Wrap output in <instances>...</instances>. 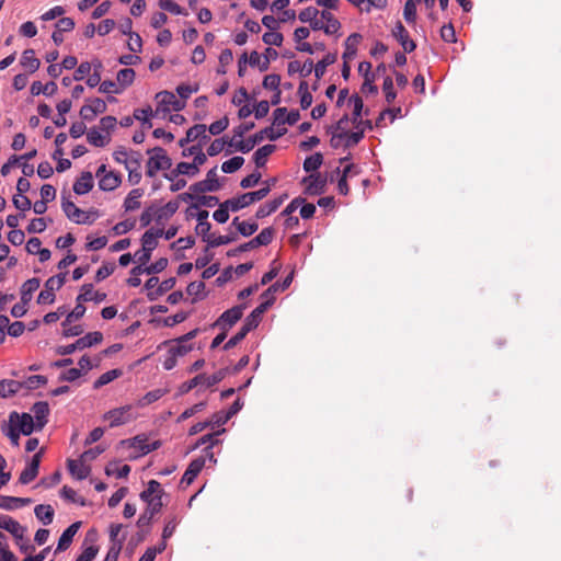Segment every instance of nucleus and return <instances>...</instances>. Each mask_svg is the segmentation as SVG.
Here are the masks:
<instances>
[{
  "label": "nucleus",
  "mask_w": 561,
  "mask_h": 561,
  "mask_svg": "<svg viewBox=\"0 0 561 561\" xmlns=\"http://www.w3.org/2000/svg\"><path fill=\"white\" fill-rule=\"evenodd\" d=\"M244 163L243 157L236 156L221 164V170L225 173H233L238 171Z\"/></svg>",
  "instance_id": "603ef678"
},
{
  "label": "nucleus",
  "mask_w": 561,
  "mask_h": 561,
  "mask_svg": "<svg viewBox=\"0 0 561 561\" xmlns=\"http://www.w3.org/2000/svg\"><path fill=\"white\" fill-rule=\"evenodd\" d=\"M79 527L80 523H73L62 531L58 540L56 552L64 551L69 548Z\"/></svg>",
  "instance_id": "b1692460"
},
{
  "label": "nucleus",
  "mask_w": 561,
  "mask_h": 561,
  "mask_svg": "<svg viewBox=\"0 0 561 561\" xmlns=\"http://www.w3.org/2000/svg\"><path fill=\"white\" fill-rule=\"evenodd\" d=\"M31 503V499L0 495V508L13 511Z\"/></svg>",
  "instance_id": "cd10ccee"
},
{
  "label": "nucleus",
  "mask_w": 561,
  "mask_h": 561,
  "mask_svg": "<svg viewBox=\"0 0 561 561\" xmlns=\"http://www.w3.org/2000/svg\"><path fill=\"white\" fill-rule=\"evenodd\" d=\"M270 193V186H263L262 188L244 193L238 197H233L226 201V204H230L231 211H238L255 202L262 201Z\"/></svg>",
  "instance_id": "39448f33"
},
{
  "label": "nucleus",
  "mask_w": 561,
  "mask_h": 561,
  "mask_svg": "<svg viewBox=\"0 0 561 561\" xmlns=\"http://www.w3.org/2000/svg\"><path fill=\"white\" fill-rule=\"evenodd\" d=\"M251 331L252 330H250L243 323L241 329L239 330V332L236 333L232 337H230L229 341L224 345V350H230V348L234 347L236 345H238L247 336V334Z\"/></svg>",
  "instance_id": "6e6d98bb"
},
{
  "label": "nucleus",
  "mask_w": 561,
  "mask_h": 561,
  "mask_svg": "<svg viewBox=\"0 0 561 561\" xmlns=\"http://www.w3.org/2000/svg\"><path fill=\"white\" fill-rule=\"evenodd\" d=\"M364 138V130L359 127L356 131H345L344 144L345 148L356 146Z\"/></svg>",
  "instance_id": "8fccbe9b"
},
{
  "label": "nucleus",
  "mask_w": 561,
  "mask_h": 561,
  "mask_svg": "<svg viewBox=\"0 0 561 561\" xmlns=\"http://www.w3.org/2000/svg\"><path fill=\"white\" fill-rule=\"evenodd\" d=\"M227 375V368L219 369L218 371L214 373L210 376H207L205 374H199L195 376L193 379L184 382L180 387L181 393H186L191 391L192 389L202 386L205 388L213 387L220 382Z\"/></svg>",
  "instance_id": "20e7f679"
},
{
  "label": "nucleus",
  "mask_w": 561,
  "mask_h": 561,
  "mask_svg": "<svg viewBox=\"0 0 561 561\" xmlns=\"http://www.w3.org/2000/svg\"><path fill=\"white\" fill-rule=\"evenodd\" d=\"M1 431L4 435H7L11 443L15 446L19 445V439H20V434L21 432L18 430V427L15 426V424H12L9 422V424H7L5 422L1 425Z\"/></svg>",
  "instance_id": "864d4df0"
},
{
  "label": "nucleus",
  "mask_w": 561,
  "mask_h": 561,
  "mask_svg": "<svg viewBox=\"0 0 561 561\" xmlns=\"http://www.w3.org/2000/svg\"><path fill=\"white\" fill-rule=\"evenodd\" d=\"M156 99L158 100L159 106L163 107V111H181L184 107V102L179 100L174 93L169 91H161L157 93Z\"/></svg>",
  "instance_id": "dca6fc26"
},
{
  "label": "nucleus",
  "mask_w": 561,
  "mask_h": 561,
  "mask_svg": "<svg viewBox=\"0 0 561 561\" xmlns=\"http://www.w3.org/2000/svg\"><path fill=\"white\" fill-rule=\"evenodd\" d=\"M2 529L9 531L15 539H22L25 531V528L11 516L3 523Z\"/></svg>",
  "instance_id": "58836bf2"
},
{
  "label": "nucleus",
  "mask_w": 561,
  "mask_h": 561,
  "mask_svg": "<svg viewBox=\"0 0 561 561\" xmlns=\"http://www.w3.org/2000/svg\"><path fill=\"white\" fill-rule=\"evenodd\" d=\"M22 385L19 381L11 379H3L0 381V398H7L15 394Z\"/></svg>",
  "instance_id": "4c0bfd02"
},
{
  "label": "nucleus",
  "mask_w": 561,
  "mask_h": 561,
  "mask_svg": "<svg viewBox=\"0 0 561 561\" xmlns=\"http://www.w3.org/2000/svg\"><path fill=\"white\" fill-rule=\"evenodd\" d=\"M230 204H226V201L219 204V208L213 214L214 219L219 224H225L229 219Z\"/></svg>",
  "instance_id": "338daca9"
},
{
  "label": "nucleus",
  "mask_w": 561,
  "mask_h": 561,
  "mask_svg": "<svg viewBox=\"0 0 561 561\" xmlns=\"http://www.w3.org/2000/svg\"><path fill=\"white\" fill-rule=\"evenodd\" d=\"M61 208L68 217V219L78 225H90L95 220L98 215L96 210L83 211L82 209L77 207L73 202L69 201L65 196L61 201Z\"/></svg>",
  "instance_id": "7ed1b4c3"
},
{
  "label": "nucleus",
  "mask_w": 561,
  "mask_h": 561,
  "mask_svg": "<svg viewBox=\"0 0 561 561\" xmlns=\"http://www.w3.org/2000/svg\"><path fill=\"white\" fill-rule=\"evenodd\" d=\"M148 153L150 154V158L146 164L147 176L153 178L158 171L171 168L172 161L163 148L154 147L153 149L148 150Z\"/></svg>",
  "instance_id": "f03ea898"
},
{
  "label": "nucleus",
  "mask_w": 561,
  "mask_h": 561,
  "mask_svg": "<svg viewBox=\"0 0 561 561\" xmlns=\"http://www.w3.org/2000/svg\"><path fill=\"white\" fill-rule=\"evenodd\" d=\"M140 164H136L135 162H127L125 169L128 172V182L131 185H136L141 180Z\"/></svg>",
  "instance_id": "3c124183"
},
{
  "label": "nucleus",
  "mask_w": 561,
  "mask_h": 561,
  "mask_svg": "<svg viewBox=\"0 0 561 561\" xmlns=\"http://www.w3.org/2000/svg\"><path fill=\"white\" fill-rule=\"evenodd\" d=\"M179 206L178 201H170L162 207H156V222L163 225L178 211Z\"/></svg>",
  "instance_id": "6ab92c4d"
},
{
  "label": "nucleus",
  "mask_w": 561,
  "mask_h": 561,
  "mask_svg": "<svg viewBox=\"0 0 561 561\" xmlns=\"http://www.w3.org/2000/svg\"><path fill=\"white\" fill-rule=\"evenodd\" d=\"M192 344L182 342V337H180L179 340H176L175 344L169 348V353L179 356H184L190 351H192Z\"/></svg>",
  "instance_id": "e2e57ef3"
},
{
  "label": "nucleus",
  "mask_w": 561,
  "mask_h": 561,
  "mask_svg": "<svg viewBox=\"0 0 561 561\" xmlns=\"http://www.w3.org/2000/svg\"><path fill=\"white\" fill-rule=\"evenodd\" d=\"M275 149L276 147L274 145H265L259 148L253 154L255 165L257 168H263L266 164L268 156H271Z\"/></svg>",
  "instance_id": "2f4dec72"
},
{
  "label": "nucleus",
  "mask_w": 561,
  "mask_h": 561,
  "mask_svg": "<svg viewBox=\"0 0 561 561\" xmlns=\"http://www.w3.org/2000/svg\"><path fill=\"white\" fill-rule=\"evenodd\" d=\"M85 312V307L82 305V302H77V306L73 308V310L67 316L66 320L61 323L62 327H68L71 322L80 319L83 317Z\"/></svg>",
  "instance_id": "0e129e2a"
},
{
  "label": "nucleus",
  "mask_w": 561,
  "mask_h": 561,
  "mask_svg": "<svg viewBox=\"0 0 561 561\" xmlns=\"http://www.w3.org/2000/svg\"><path fill=\"white\" fill-rule=\"evenodd\" d=\"M320 15H321V19L327 22V24H324L325 25V28H324L325 34H328V35L335 34L341 28V23L339 22L337 19L334 18V15L331 12L323 10V11H321Z\"/></svg>",
  "instance_id": "e433bc0d"
},
{
  "label": "nucleus",
  "mask_w": 561,
  "mask_h": 561,
  "mask_svg": "<svg viewBox=\"0 0 561 561\" xmlns=\"http://www.w3.org/2000/svg\"><path fill=\"white\" fill-rule=\"evenodd\" d=\"M205 284L201 280L192 282L188 284L186 291L190 296H194L195 298H204Z\"/></svg>",
  "instance_id": "774afa93"
},
{
  "label": "nucleus",
  "mask_w": 561,
  "mask_h": 561,
  "mask_svg": "<svg viewBox=\"0 0 561 561\" xmlns=\"http://www.w3.org/2000/svg\"><path fill=\"white\" fill-rule=\"evenodd\" d=\"M21 65L28 69L31 73L35 72L39 66L41 61L38 58L35 57V50L34 49H25L21 57Z\"/></svg>",
  "instance_id": "c85d7f7f"
},
{
  "label": "nucleus",
  "mask_w": 561,
  "mask_h": 561,
  "mask_svg": "<svg viewBox=\"0 0 561 561\" xmlns=\"http://www.w3.org/2000/svg\"><path fill=\"white\" fill-rule=\"evenodd\" d=\"M336 61L335 54H327L320 61L314 65V76L317 79H321L328 66L334 64Z\"/></svg>",
  "instance_id": "ea45409f"
},
{
  "label": "nucleus",
  "mask_w": 561,
  "mask_h": 561,
  "mask_svg": "<svg viewBox=\"0 0 561 561\" xmlns=\"http://www.w3.org/2000/svg\"><path fill=\"white\" fill-rule=\"evenodd\" d=\"M105 111L106 103L102 99L94 98L89 100L88 103L80 108V116L82 119L91 122L96 117V115L102 114Z\"/></svg>",
  "instance_id": "9b49d317"
},
{
  "label": "nucleus",
  "mask_w": 561,
  "mask_h": 561,
  "mask_svg": "<svg viewBox=\"0 0 561 561\" xmlns=\"http://www.w3.org/2000/svg\"><path fill=\"white\" fill-rule=\"evenodd\" d=\"M286 116H287V108L286 107H277L273 112V123H272V126L275 129L285 128L284 125H285Z\"/></svg>",
  "instance_id": "680f3d73"
},
{
  "label": "nucleus",
  "mask_w": 561,
  "mask_h": 561,
  "mask_svg": "<svg viewBox=\"0 0 561 561\" xmlns=\"http://www.w3.org/2000/svg\"><path fill=\"white\" fill-rule=\"evenodd\" d=\"M323 163V156L320 152H316L310 157H307L304 161V170L306 172H316Z\"/></svg>",
  "instance_id": "a19ab883"
},
{
  "label": "nucleus",
  "mask_w": 561,
  "mask_h": 561,
  "mask_svg": "<svg viewBox=\"0 0 561 561\" xmlns=\"http://www.w3.org/2000/svg\"><path fill=\"white\" fill-rule=\"evenodd\" d=\"M270 59L267 57L264 58V60H261V56L257 51H252L249 57V64L252 67H259L261 71H266L270 67Z\"/></svg>",
  "instance_id": "052dcab7"
},
{
  "label": "nucleus",
  "mask_w": 561,
  "mask_h": 561,
  "mask_svg": "<svg viewBox=\"0 0 561 561\" xmlns=\"http://www.w3.org/2000/svg\"><path fill=\"white\" fill-rule=\"evenodd\" d=\"M34 414V422L36 423L37 431H41L48 422L49 407L45 401H38L32 407Z\"/></svg>",
  "instance_id": "a211bd4d"
},
{
  "label": "nucleus",
  "mask_w": 561,
  "mask_h": 561,
  "mask_svg": "<svg viewBox=\"0 0 561 561\" xmlns=\"http://www.w3.org/2000/svg\"><path fill=\"white\" fill-rule=\"evenodd\" d=\"M287 197H288V195L284 194L277 198H274L273 201H271L268 203L261 205L256 210V214H255L256 218L261 219V218L267 217L271 214H273L274 211H276Z\"/></svg>",
  "instance_id": "bb28decb"
},
{
  "label": "nucleus",
  "mask_w": 561,
  "mask_h": 561,
  "mask_svg": "<svg viewBox=\"0 0 561 561\" xmlns=\"http://www.w3.org/2000/svg\"><path fill=\"white\" fill-rule=\"evenodd\" d=\"M287 133V128H278L275 129L273 126L265 127L248 139H240L236 144V149L243 153L251 151L257 144L263 141V139L267 138L272 141L280 138Z\"/></svg>",
  "instance_id": "f257e3e1"
},
{
  "label": "nucleus",
  "mask_w": 561,
  "mask_h": 561,
  "mask_svg": "<svg viewBox=\"0 0 561 561\" xmlns=\"http://www.w3.org/2000/svg\"><path fill=\"white\" fill-rule=\"evenodd\" d=\"M35 516L44 524L49 525L54 519V508L50 505L39 504L34 508Z\"/></svg>",
  "instance_id": "c9c22d12"
},
{
  "label": "nucleus",
  "mask_w": 561,
  "mask_h": 561,
  "mask_svg": "<svg viewBox=\"0 0 561 561\" xmlns=\"http://www.w3.org/2000/svg\"><path fill=\"white\" fill-rule=\"evenodd\" d=\"M9 422L15 424L23 435H31L33 431L37 430L33 416L28 413L19 414L13 411L9 415Z\"/></svg>",
  "instance_id": "9d476101"
},
{
  "label": "nucleus",
  "mask_w": 561,
  "mask_h": 561,
  "mask_svg": "<svg viewBox=\"0 0 561 561\" xmlns=\"http://www.w3.org/2000/svg\"><path fill=\"white\" fill-rule=\"evenodd\" d=\"M135 70L131 68H124L117 72V83L125 89L129 87L135 80Z\"/></svg>",
  "instance_id": "a18cd8bd"
},
{
  "label": "nucleus",
  "mask_w": 561,
  "mask_h": 561,
  "mask_svg": "<svg viewBox=\"0 0 561 561\" xmlns=\"http://www.w3.org/2000/svg\"><path fill=\"white\" fill-rule=\"evenodd\" d=\"M87 139L92 146L95 147H104L110 141V137L103 136L96 128H91L87 133Z\"/></svg>",
  "instance_id": "79ce46f5"
},
{
  "label": "nucleus",
  "mask_w": 561,
  "mask_h": 561,
  "mask_svg": "<svg viewBox=\"0 0 561 561\" xmlns=\"http://www.w3.org/2000/svg\"><path fill=\"white\" fill-rule=\"evenodd\" d=\"M57 91V84L54 81L43 84L41 81H34L31 85V93L33 95H53Z\"/></svg>",
  "instance_id": "f704fd0d"
},
{
  "label": "nucleus",
  "mask_w": 561,
  "mask_h": 561,
  "mask_svg": "<svg viewBox=\"0 0 561 561\" xmlns=\"http://www.w3.org/2000/svg\"><path fill=\"white\" fill-rule=\"evenodd\" d=\"M43 453H44V450L42 448L38 453H36L32 457L31 462L21 472V474L19 477V482L21 484H28L37 477Z\"/></svg>",
  "instance_id": "4468645a"
},
{
  "label": "nucleus",
  "mask_w": 561,
  "mask_h": 561,
  "mask_svg": "<svg viewBox=\"0 0 561 561\" xmlns=\"http://www.w3.org/2000/svg\"><path fill=\"white\" fill-rule=\"evenodd\" d=\"M350 103L353 104V118L352 122L356 129H358L362 126L363 121L360 119L362 111L364 107V103L362 98L358 94H354L350 98Z\"/></svg>",
  "instance_id": "473e14b6"
},
{
  "label": "nucleus",
  "mask_w": 561,
  "mask_h": 561,
  "mask_svg": "<svg viewBox=\"0 0 561 561\" xmlns=\"http://www.w3.org/2000/svg\"><path fill=\"white\" fill-rule=\"evenodd\" d=\"M39 279L35 277L24 282L21 288V300L24 304H28L32 299L33 293L39 288Z\"/></svg>",
  "instance_id": "7c9ffc66"
},
{
  "label": "nucleus",
  "mask_w": 561,
  "mask_h": 561,
  "mask_svg": "<svg viewBox=\"0 0 561 561\" xmlns=\"http://www.w3.org/2000/svg\"><path fill=\"white\" fill-rule=\"evenodd\" d=\"M163 229L157 228V229H149L147 230L141 238L142 248L147 251H153L158 247V238L162 237Z\"/></svg>",
  "instance_id": "393cba45"
},
{
  "label": "nucleus",
  "mask_w": 561,
  "mask_h": 561,
  "mask_svg": "<svg viewBox=\"0 0 561 561\" xmlns=\"http://www.w3.org/2000/svg\"><path fill=\"white\" fill-rule=\"evenodd\" d=\"M122 375V371L119 369H112L104 374H102L95 381H94V389H99L114 379L118 378Z\"/></svg>",
  "instance_id": "09e8293b"
},
{
  "label": "nucleus",
  "mask_w": 561,
  "mask_h": 561,
  "mask_svg": "<svg viewBox=\"0 0 561 561\" xmlns=\"http://www.w3.org/2000/svg\"><path fill=\"white\" fill-rule=\"evenodd\" d=\"M106 299L105 293L94 291L92 284H83L81 293L77 297V302L94 300L95 302H102Z\"/></svg>",
  "instance_id": "4be33fe9"
},
{
  "label": "nucleus",
  "mask_w": 561,
  "mask_h": 561,
  "mask_svg": "<svg viewBox=\"0 0 561 561\" xmlns=\"http://www.w3.org/2000/svg\"><path fill=\"white\" fill-rule=\"evenodd\" d=\"M84 462L85 460H82L81 457L79 460L69 459L67 461L70 474L78 480H84L90 474L91 469Z\"/></svg>",
  "instance_id": "aec40b11"
},
{
  "label": "nucleus",
  "mask_w": 561,
  "mask_h": 561,
  "mask_svg": "<svg viewBox=\"0 0 561 561\" xmlns=\"http://www.w3.org/2000/svg\"><path fill=\"white\" fill-rule=\"evenodd\" d=\"M274 229L272 227L264 228L255 238L252 239L255 248L267 245L273 241Z\"/></svg>",
  "instance_id": "37998d69"
},
{
  "label": "nucleus",
  "mask_w": 561,
  "mask_h": 561,
  "mask_svg": "<svg viewBox=\"0 0 561 561\" xmlns=\"http://www.w3.org/2000/svg\"><path fill=\"white\" fill-rule=\"evenodd\" d=\"M127 443H129V445L131 447L138 449L142 454H148V453L154 450V447H150V445L147 443L146 438H141L139 436L135 437L131 442H129V440L121 442V444H127Z\"/></svg>",
  "instance_id": "4d7b16f0"
},
{
  "label": "nucleus",
  "mask_w": 561,
  "mask_h": 561,
  "mask_svg": "<svg viewBox=\"0 0 561 561\" xmlns=\"http://www.w3.org/2000/svg\"><path fill=\"white\" fill-rule=\"evenodd\" d=\"M144 195L141 188L131 190L124 201V208L126 211H133L140 207V198Z\"/></svg>",
  "instance_id": "c756f323"
},
{
  "label": "nucleus",
  "mask_w": 561,
  "mask_h": 561,
  "mask_svg": "<svg viewBox=\"0 0 561 561\" xmlns=\"http://www.w3.org/2000/svg\"><path fill=\"white\" fill-rule=\"evenodd\" d=\"M362 41V35L358 33L351 34L344 43L345 50L343 53V60H352L357 54L358 44Z\"/></svg>",
  "instance_id": "a878e982"
},
{
  "label": "nucleus",
  "mask_w": 561,
  "mask_h": 561,
  "mask_svg": "<svg viewBox=\"0 0 561 561\" xmlns=\"http://www.w3.org/2000/svg\"><path fill=\"white\" fill-rule=\"evenodd\" d=\"M244 309L245 305H239L226 310L215 324L221 327L222 329L231 328L242 318Z\"/></svg>",
  "instance_id": "2eb2a0df"
},
{
  "label": "nucleus",
  "mask_w": 561,
  "mask_h": 561,
  "mask_svg": "<svg viewBox=\"0 0 561 561\" xmlns=\"http://www.w3.org/2000/svg\"><path fill=\"white\" fill-rule=\"evenodd\" d=\"M180 520H181V518L176 514H173V515L167 517L165 526L162 531V538L164 540H168L170 537H172Z\"/></svg>",
  "instance_id": "49530a36"
},
{
  "label": "nucleus",
  "mask_w": 561,
  "mask_h": 561,
  "mask_svg": "<svg viewBox=\"0 0 561 561\" xmlns=\"http://www.w3.org/2000/svg\"><path fill=\"white\" fill-rule=\"evenodd\" d=\"M226 430L225 428H221V430H218L217 432L215 433H210V434H206L204 436H202L197 443H196V447H199V446H203V445H206V446H211L214 447L215 445L219 444V439H218V436L222 433H225Z\"/></svg>",
  "instance_id": "5fc2aeb1"
},
{
  "label": "nucleus",
  "mask_w": 561,
  "mask_h": 561,
  "mask_svg": "<svg viewBox=\"0 0 561 561\" xmlns=\"http://www.w3.org/2000/svg\"><path fill=\"white\" fill-rule=\"evenodd\" d=\"M328 179L319 172L311 173L301 180L305 186V194L307 195H321L325 192Z\"/></svg>",
  "instance_id": "6e6552de"
},
{
  "label": "nucleus",
  "mask_w": 561,
  "mask_h": 561,
  "mask_svg": "<svg viewBox=\"0 0 561 561\" xmlns=\"http://www.w3.org/2000/svg\"><path fill=\"white\" fill-rule=\"evenodd\" d=\"M232 225H234L237 227V230L243 237L252 236L257 230V228H259L256 222L239 221L238 217H236L233 219Z\"/></svg>",
  "instance_id": "c03bdc74"
},
{
  "label": "nucleus",
  "mask_w": 561,
  "mask_h": 561,
  "mask_svg": "<svg viewBox=\"0 0 561 561\" xmlns=\"http://www.w3.org/2000/svg\"><path fill=\"white\" fill-rule=\"evenodd\" d=\"M298 93L300 94V106L302 110H307L311 106L313 98L312 94L308 91V83L306 81H301L298 87Z\"/></svg>",
  "instance_id": "de8ad7c7"
},
{
  "label": "nucleus",
  "mask_w": 561,
  "mask_h": 561,
  "mask_svg": "<svg viewBox=\"0 0 561 561\" xmlns=\"http://www.w3.org/2000/svg\"><path fill=\"white\" fill-rule=\"evenodd\" d=\"M274 304V299L264 300L244 320V324L250 329L254 330L257 328L262 320L263 313Z\"/></svg>",
  "instance_id": "f3484780"
},
{
  "label": "nucleus",
  "mask_w": 561,
  "mask_h": 561,
  "mask_svg": "<svg viewBox=\"0 0 561 561\" xmlns=\"http://www.w3.org/2000/svg\"><path fill=\"white\" fill-rule=\"evenodd\" d=\"M66 274L61 273L56 276L49 277L45 284L44 289L39 293L37 297L38 305H49L55 301V290H58L65 284Z\"/></svg>",
  "instance_id": "0eeeda50"
},
{
  "label": "nucleus",
  "mask_w": 561,
  "mask_h": 561,
  "mask_svg": "<svg viewBox=\"0 0 561 561\" xmlns=\"http://www.w3.org/2000/svg\"><path fill=\"white\" fill-rule=\"evenodd\" d=\"M175 283H176V279L174 277H170V278L163 280L159 285L156 294L148 293L149 300H154L157 298V296L163 295L164 293L171 290L174 287Z\"/></svg>",
  "instance_id": "bf43d9fd"
},
{
  "label": "nucleus",
  "mask_w": 561,
  "mask_h": 561,
  "mask_svg": "<svg viewBox=\"0 0 561 561\" xmlns=\"http://www.w3.org/2000/svg\"><path fill=\"white\" fill-rule=\"evenodd\" d=\"M220 188V183L217 175V168L210 169L207 174L206 179L199 182H196L190 186V191L198 194H204L206 192H216Z\"/></svg>",
  "instance_id": "1a4fd4ad"
},
{
  "label": "nucleus",
  "mask_w": 561,
  "mask_h": 561,
  "mask_svg": "<svg viewBox=\"0 0 561 561\" xmlns=\"http://www.w3.org/2000/svg\"><path fill=\"white\" fill-rule=\"evenodd\" d=\"M103 340V334L101 332H90L84 336L78 339L75 343L69 345H61L56 348V353L58 355H69L76 352L77 350H84L87 347H91L95 344L101 343Z\"/></svg>",
  "instance_id": "423d86ee"
},
{
  "label": "nucleus",
  "mask_w": 561,
  "mask_h": 561,
  "mask_svg": "<svg viewBox=\"0 0 561 561\" xmlns=\"http://www.w3.org/2000/svg\"><path fill=\"white\" fill-rule=\"evenodd\" d=\"M391 34L402 46L404 53H412L416 48L415 42L410 38L408 30L403 26V24L400 21L396 23L394 27L391 31Z\"/></svg>",
  "instance_id": "f8f14e48"
},
{
  "label": "nucleus",
  "mask_w": 561,
  "mask_h": 561,
  "mask_svg": "<svg viewBox=\"0 0 561 561\" xmlns=\"http://www.w3.org/2000/svg\"><path fill=\"white\" fill-rule=\"evenodd\" d=\"M403 16L408 23H415L416 21V2L415 0H407L403 8Z\"/></svg>",
  "instance_id": "13d9d810"
},
{
  "label": "nucleus",
  "mask_w": 561,
  "mask_h": 561,
  "mask_svg": "<svg viewBox=\"0 0 561 561\" xmlns=\"http://www.w3.org/2000/svg\"><path fill=\"white\" fill-rule=\"evenodd\" d=\"M93 175L89 171L81 173L80 178L73 184V192L78 195H84L93 188Z\"/></svg>",
  "instance_id": "5701e85b"
},
{
  "label": "nucleus",
  "mask_w": 561,
  "mask_h": 561,
  "mask_svg": "<svg viewBox=\"0 0 561 561\" xmlns=\"http://www.w3.org/2000/svg\"><path fill=\"white\" fill-rule=\"evenodd\" d=\"M163 489L161 484L156 480H150L146 490L140 493V499L142 501H148L153 497H162Z\"/></svg>",
  "instance_id": "72a5a7b5"
},
{
  "label": "nucleus",
  "mask_w": 561,
  "mask_h": 561,
  "mask_svg": "<svg viewBox=\"0 0 561 561\" xmlns=\"http://www.w3.org/2000/svg\"><path fill=\"white\" fill-rule=\"evenodd\" d=\"M130 410V405L113 409L104 414V420L110 421L111 427L126 424L131 420Z\"/></svg>",
  "instance_id": "ddd939ff"
},
{
  "label": "nucleus",
  "mask_w": 561,
  "mask_h": 561,
  "mask_svg": "<svg viewBox=\"0 0 561 561\" xmlns=\"http://www.w3.org/2000/svg\"><path fill=\"white\" fill-rule=\"evenodd\" d=\"M122 183V175L118 172L110 171L107 174H103L99 180V187L101 191L110 192L117 188Z\"/></svg>",
  "instance_id": "412c9836"
},
{
  "label": "nucleus",
  "mask_w": 561,
  "mask_h": 561,
  "mask_svg": "<svg viewBox=\"0 0 561 561\" xmlns=\"http://www.w3.org/2000/svg\"><path fill=\"white\" fill-rule=\"evenodd\" d=\"M105 471H106V474H108V476L115 474L117 478L122 479V478H126L129 474L130 467L128 465H124L118 468L116 463H110L106 467Z\"/></svg>",
  "instance_id": "69168bd1"
}]
</instances>
